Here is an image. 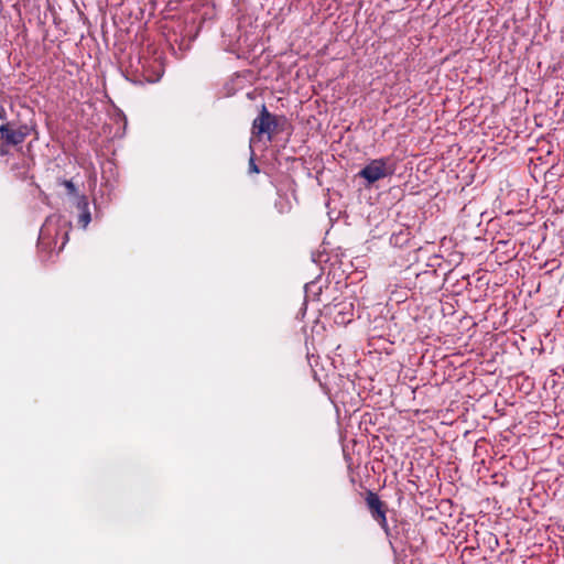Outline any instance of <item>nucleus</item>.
Masks as SVG:
<instances>
[{"label":"nucleus","instance_id":"7ed1b4c3","mask_svg":"<svg viewBox=\"0 0 564 564\" xmlns=\"http://www.w3.org/2000/svg\"><path fill=\"white\" fill-rule=\"evenodd\" d=\"M0 134L6 144L18 145L24 142L30 130L25 124L14 128L11 122H7L0 126Z\"/></svg>","mask_w":564,"mask_h":564},{"label":"nucleus","instance_id":"1a4fd4ad","mask_svg":"<svg viewBox=\"0 0 564 564\" xmlns=\"http://www.w3.org/2000/svg\"><path fill=\"white\" fill-rule=\"evenodd\" d=\"M249 170L252 173H259V169H258V165L256 164L253 153L251 154V158L249 160Z\"/></svg>","mask_w":564,"mask_h":564},{"label":"nucleus","instance_id":"0eeeda50","mask_svg":"<svg viewBox=\"0 0 564 564\" xmlns=\"http://www.w3.org/2000/svg\"><path fill=\"white\" fill-rule=\"evenodd\" d=\"M76 206L79 212H83V209L89 208V203H88L87 197L84 195L78 197Z\"/></svg>","mask_w":564,"mask_h":564},{"label":"nucleus","instance_id":"f03ea898","mask_svg":"<svg viewBox=\"0 0 564 564\" xmlns=\"http://www.w3.org/2000/svg\"><path fill=\"white\" fill-rule=\"evenodd\" d=\"M394 173V164L389 156L373 159L364 169L360 170L358 175L365 178L368 184L384 178Z\"/></svg>","mask_w":564,"mask_h":564},{"label":"nucleus","instance_id":"f257e3e1","mask_svg":"<svg viewBox=\"0 0 564 564\" xmlns=\"http://www.w3.org/2000/svg\"><path fill=\"white\" fill-rule=\"evenodd\" d=\"M276 128V117L269 112L267 107L262 105L259 116L252 122L250 148H252L256 139L261 140L264 134L267 135V141L271 142Z\"/></svg>","mask_w":564,"mask_h":564},{"label":"nucleus","instance_id":"20e7f679","mask_svg":"<svg viewBox=\"0 0 564 564\" xmlns=\"http://www.w3.org/2000/svg\"><path fill=\"white\" fill-rule=\"evenodd\" d=\"M366 502L371 517L379 523L382 530L389 534V525L386 517V506L380 500L379 496L372 491H369L366 497Z\"/></svg>","mask_w":564,"mask_h":564},{"label":"nucleus","instance_id":"6e6552de","mask_svg":"<svg viewBox=\"0 0 564 564\" xmlns=\"http://www.w3.org/2000/svg\"><path fill=\"white\" fill-rule=\"evenodd\" d=\"M63 185L67 189L68 194L75 195L77 193V188H76L75 184L72 181L65 180L63 182Z\"/></svg>","mask_w":564,"mask_h":564},{"label":"nucleus","instance_id":"423d86ee","mask_svg":"<svg viewBox=\"0 0 564 564\" xmlns=\"http://www.w3.org/2000/svg\"><path fill=\"white\" fill-rule=\"evenodd\" d=\"M90 220H91V215H90L89 208L83 209V212H79L78 224L83 228H86L88 226V224L90 223Z\"/></svg>","mask_w":564,"mask_h":564},{"label":"nucleus","instance_id":"39448f33","mask_svg":"<svg viewBox=\"0 0 564 564\" xmlns=\"http://www.w3.org/2000/svg\"><path fill=\"white\" fill-rule=\"evenodd\" d=\"M51 227H52V219L48 218L46 220V223L43 225V227L41 228L40 237H39V246L45 245V240L50 239L51 234H52Z\"/></svg>","mask_w":564,"mask_h":564}]
</instances>
